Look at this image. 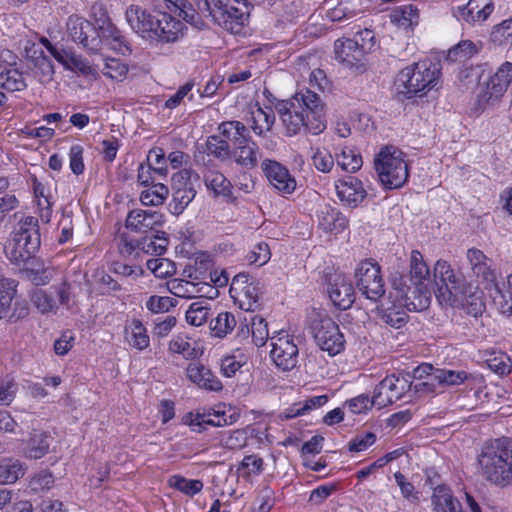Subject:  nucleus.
<instances>
[{"mask_svg":"<svg viewBox=\"0 0 512 512\" xmlns=\"http://www.w3.org/2000/svg\"><path fill=\"white\" fill-rule=\"evenodd\" d=\"M391 22L396 26L408 29L418 24L419 12L413 5H404L395 8L390 14Z\"/></svg>","mask_w":512,"mask_h":512,"instance_id":"obj_38","label":"nucleus"},{"mask_svg":"<svg viewBox=\"0 0 512 512\" xmlns=\"http://www.w3.org/2000/svg\"><path fill=\"white\" fill-rule=\"evenodd\" d=\"M168 243L164 232H150L138 238L130 233H122L119 236L118 250L125 258L140 260L143 255L164 254Z\"/></svg>","mask_w":512,"mask_h":512,"instance_id":"obj_6","label":"nucleus"},{"mask_svg":"<svg viewBox=\"0 0 512 512\" xmlns=\"http://www.w3.org/2000/svg\"><path fill=\"white\" fill-rule=\"evenodd\" d=\"M478 52L479 49L474 42L471 40H463L448 50L447 60L451 62H462L472 58Z\"/></svg>","mask_w":512,"mask_h":512,"instance_id":"obj_49","label":"nucleus"},{"mask_svg":"<svg viewBox=\"0 0 512 512\" xmlns=\"http://www.w3.org/2000/svg\"><path fill=\"white\" fill-rule=\"evenodd\" d=\"M275 122V115L270 107L262 108L259 104L251 110V129L253 132L262 136L264 133L271 130Z\"/></svg>","mask_w":512,"mask_h":512,"instance_id":"obj_34","label":"nucleus"},{"mask_svg":"<svg viewBox=\"0 0 512 512\" xmlns=\"http://www.w3.org/2000/svg\"><path fill=\"white\" fill-rule=\"evenodd\" d=\"M67 33L71 40L83 48L97 52L100 50V38L94 26L87 19L71 15L66 23Z\"/></svg>","mask_w":512,"mask_h":512,"instance_id":"obj_17","label":"nucleus"},{"mask_svg":"<svg viewBox=\"0 0 512 512\" xmlns=\"http://www.w3.org/2000/svg\"><path fill=\"white\" fill-rule=\"evenodd\" d=\"M31 301L41 313L52 312L55 308V301L43 290L34 291Z\"/></svg>","mask_w":512,"mask_h":512,"instance_id":"obj_64","label":"nucleus"},{"mask_svg":"<svg viewBox=\"0 0 512 512\" xmlns=\"http://www.w3.org/2000/svg\"><path fill=\"white\" fill-rule=\"evenodd\" d=\"M271 258L270 248L267 243L259 242L247 255V260L250 264L257 267L265 265Z\"/></svg>","mask_w":512,"mask_h":512,"instance_id":"obj_62","label":"nucleus"},{"mask_svg":"<svg viewBox=\"0 0 512 512\" xmlns=\"http://www.w3.org/2000/svg\"><path fill=\"white\" fill-rule=\"evenodd\" d=\"M492 299L497 310L506 316L512 315V292L503 290L498 284H495Z\"/></svg>","mask_w":512,"mask_h":512,"instance_id":"obj_56","label":"nucleus"},{"mask_svg":"<svg viewBox=\"0 0 512 512\" xmlns=\"http://www.w3.org/2000/svg\"><path fill=\"white\" fill-rule=\"evenodd\" d=\"M326 292L333 305L341 310L350 308L355 301L353 285L341 272L326 275Z\"/></svg>","mask_w":512,"mask_h":512,"instance_id":"obj_19","label":"nucleus"},{"mask_svg":"<svg viewBox=\"0 0 512 512\" xmlns=\"http://www.w3.org/2000/svg\"><path fill=\"white\" fill-rule=\"evenodd\" d=\"M335 59L347 69L363 72L367 47L359 46L358 41L350 38L337 39L334 43Z\"/></svg>","mask_w":512,"mask_h":512,"instance_id":"obj_18","label":"nucleus"},{"mask_svg":"<svg viewBox=\"0 0 512 512\" xmlns=\"http://www.w3.org/2000/svg\"><path fill=\"white\" fill-rule=\"evenodd\" d=\"M125 340L133 348L142 351L149 347L150 338L146 327L139 319H132L124 328Z\"/></svg>","mask_w":512,"mask_h":512,"instance_id":"obj_30","label":"nucleus"},{"mask_svg":"<svg viewBox=\"0 0 512 512\" xmlns=\"http://www.w3.org/2000/svg\"><path fill=\"white\" fill-rule=\"evenodd\" d=\"M185 28L186 26L182 21L169 13L157 12V19L151 33L153 36H150V39H157L163 43H173L184 36Z\"/></svg>","mask_w":512,"mask_h":512,"instance_id":"obj_21","label":"nucleus"},{"mask_svg":"<svg viewBox=\"0 0 512 512\" xmlns=\"http://www.w3.org/2000/svg\"><path fill=\"white\" fill-rule=\"evenodd\" d=\"M169 291L180 298H193L199 292L196 284L183 279H172L168 282Z\"/></svg>","mask_w":512,"mask_h":512,"instance_id":"obj_58","label":"nucleus"},{"mask_svg":"<svg viewBox=\"0 0 512 512\" xmlns=\"http://www.w3.org/2000/svg\"><path fill=\"white\" fill-rule=\"evenodd\" d=\"M464 290L463 295L455 299V305H462L466 312L474 317L482 314L485 307L482 301V293L477 290L473 291V287L470 284H466Z\"/></svg>","mask_w":512,"mask_h":512,"instance_id":"obj_37","label":"nucleus"},{"mask_svg":"<svg viewBox=\"0 0 512 512\" xmlns=\"http://www.w3.org/2000/svg\"><path fill=\"white\" fill-rule=\"evenodd\" d=\"M221 445L229 450H239L246 446L247 436L244 430H234L222 435Z\"/></svg>","mask_w":512,"mask_h":512,"instance_id":"obj_61","label":"nucleus"},{"mask_svg":"<svg viewBox=\"0 0 512 512\" xmlns=\"http://www.w3.org/2000/svg\"><path fill=\"white\" fill-rule=\"evenodd\" d=\"M434 280L437 286V299L441 304L455 305V299L461 297L466 287L463 278L457 276L450 264L444 260H438L434 266Z\"/></svg>","mask_w":512,"mask_h":512,"instance_id":"obj_8","label":"nucleus"},{"mask_svg":"<svg viewBox=\"0 0 512 512\" xmlns=\"http://www.w3.org/2000/svg\"><path fill=\"white\" fill-rule=\"evenodd\" d=\"M210 304L207 299H200L190 304L186 311V321L192 326H201L208 320Z\"/></svg>","mask_w":512,"mask_h":512,"instance_id":"obj_42","label":"nucleus"},{"mask_svg":"<svg viewBox=\"0 0 512 512\" xmlns=\"http://www.w3.org/2000/svg\"><path fill=\"white\" fill-rule=\"evenodd\" d=\"M439 80V64L420 61L400 70L395 79V86L399 94L406 98H412L422 96L436 88Z\"/></svg>","mask_w":512,"mask_h":512,"instance_id":"obj_3","label":"nucleus"},{"mask_svg":"<svg viewBox=\"0 0 512 512\" xmlns=\"http://www.w3.org/2000/svg\"><path fill=\"white\" fill-rule=\"evenodd\" d=\"M186 374L189 380L199 387L211 391H219L222 389L220 380L214 376L207 367L199 362L190 363L186 369Z\"/></svg>","mask_w":512,"mask_h":512,"instance_id":"obj_28","label":"nucleus"},{"mask_svg":"<svg viewBox=\"0 0 512 512\" xmlns=\"http://www.w3.org/2000/svg\"><path fill=\"white\" fill-rule=\"evenodd\" d=\"M27 471V466L15 458H4L0 460V483L14 484L22 478Z\"/></svg>","mask_w":512,"mask_h":512,"instance_id":"obj_35","label":"nucleus"},{"mask_svg":"<svg viewBox=\"0 0 512 512\" xmlns=\"http://www.w3.org/2000/svg\"><path fill=\"white\" fill-rule=\"evenodd\" d=\"M220 135L228 143L232 142L234 147L240 145L246 140H249L250 134L248 128L240 121L231 120L222 122L218 126Z\"/></svg>","mask_w":512,"mask_h":512,"instance_id":"obj_33","label":"nucleus"},{"mask_svg":"<svg viewBox=\"0 0 512 512\" xmlns=\"http://www.w3.org/2000/svg\"><path fill=\"white\" fill-rule=\"evenodd\" d=\"M169 195V189L162 183H152L141 192L140 201L145 206L162 205Z\"/></svg>","mask_w":512,"mask_h":512,"instance_id":"obj_41","label":"nucleus"},{"mask_svg":"<svg viewBox=\"0 0 512 512\" xmlns=\"http://www.w3.org/2000/svg\"><path fill=\"white\" fill-rule=\"evenodd\" d=\"M311 330L316 344L330 356L337 355L344 350V336L332 318L317 314L312 319Z\"/></svg>","mask_w":512,"mask_h":512,"instance_id":"obj_9","label":"nucleus"},{"mask_svg":"<svg viewBox=\"0 0 512 512\" xmlns=\"http://www.w3.org/2000/svg\"><path fill=\"white\" fill-rule=\"evenodd\" d=\"M146 266L158 278L168 277L175 272L174 263L166 258L149 259Z\"/></svg>","mask_w":512,"mask_h":512,"instance_id":"obj_60","label":"nucleus"},{"mask_svg":"<svg viewBox=\"0 0 512 512\" xmlns=\"http://www.w3.org/2000/svg\"><path fill=\"white\" fill-rule=\"evenodd\" d=\"M356 286L369 300L377 301L385 293L380 266L371 261L361 262L355 270Z\"/></svg>","mask_w":512,"mask_h":512,"instance_id":"obj_10","label":"nucleus"},{"mask_svg":"<svg viewBox=\"0 0 512 512\" xmlns=\"http://www.w3.org/2000/svg\"><path fill=\"white\" fill-rule=\"evenodd\" d=\"M261 168L269 183L279 194L289 195L295 191L296 180L285 166L275 160L266 159L262 162Z\"/></svg>","mask_w":512,"mask_h":512,"instance_id":"obj_20","label":"nucleus"},{"mask_svg":"<svg viewBox=\"0 0 512 512\" xmlns=\"http://www.w3.org/2000/svg\"><path fill=\"white\" fill-rule=\"evenodd\" d=\"M374 168L379 181L386 189H398L408 180V165L401 150L384 146L375 155Z\"/></svg>","mask_w":512,"mask_h":512,"instance_id":"obj_5","label":"nucleus"},{"mask_svg":"<svg viewBox=\"0 0 512 512\" xmlns=\"http://www.w3.org/2000/svg\"><path fill=\"white\" fill-rule=\"evenodd\" d=\"M479 474L499 488L512 486V442L496 439L481 449L477 456Z\"/></svg>","mask_w":512,"mask_h":512,"instance_id":"obj_2","label":"nucleus"},{"mask_svg":"<svg viewBox=\"0 0 512 512\" xmlns=\"http://www.w3.org/2000/svg\"><path fill=\"white\" fill-rule=\"evenodd\" d=\"M391 290L388 299L400 301L401 303H415L410 300L409 293L411 287L407 284V279L401 273L395 272L390 278Z\"/></svg>","mask_w":512,"mask_h":512,"instance_id":"obj_40","label":"nucleus"},{"mask_svg":"<svg viewBox=\"0 0 512 512\" xmlns=\"http://www.w3.org/2000/svg\"><path fill=\"white\" fill-rule=\"evenodd\" d=\"M49 450L48 436L44 433H34L25 447V455L31 459L42 458Z\"/></svg>","mask_w":512,"mask_h":512,"instance_id":"obj_50","label":"nucleus"},{"mask_svg":"<svg viewBox=\"0 0 512 512\" xmlns=\"http://www.w3.org/2000/svg\"><path fill=\"white\" fill-rule=\"evenodd\" d=\"M126 19L131 28L137 33L141 34L144 38H150L154 29L157 14L152 15L146 9L139 5H130L126 10Z\"/></svg>","mask_w":512,"mask_h":512,"instance_id":"obj_23","label":"nucleus"},{"mask_svg":"<svg viewBox=\"0 0 512 512\" xmlns=\"http://www.w3.org/2000/svg\"><path fill=\"white\" fill-rule=\"evenodd\" d=\"M275 108L288 136L298 134L302 128L319 135L326 128L322 101L308 89L296 93L289 100L279 101Z\"/></svg>","mask_w":512,"mask_h":512,"instance_id":"obj_1","label":"nucleus"},{"mask_svg":"<svg viewBox=\"0 0 512 512\" xmlns=\"http://www.w3.org/2000/svg\"><path fill=\"white\" fill-rule=\"evenodd\" d=\"M17 283L13 279L0 278V320L8 315L13 298L16 295Z\"/></svg>","mask_w":512,"mask_h":512,"instance_id":"obj_43","label":"nucleus"},{"mask_svg":"<svg viewBox=\"0 0 512 512\" xmlns=\"http://www.w3.org/2000/svg\"><path fill=\"white\" fill-rule=\"evenodd\" d=\"M466 257L476 277H481L486 281L494 279L492 261L481 250L470 248L467 250Z\"/></svg>","mask_w":512,"mask_h":512,"instance_id":"obj_31","label":"nucleus"},{"mask_svg":"<svg viewBox=\"0 0 512 512\" xmlns=\"http://www.w3.org/2000/svg\"><path fill=\"white\" fill-rule=\"evenodd\" d=\"M169 485L188 496H193L203 489V483L197 479H186L179 475H174L169 479Z\"/></svg>","mask_w":512,"mask_h":512,"instance_id":"obj_54","label":"nucleus"},{"mask_svg":"<svg viewBox=\"0 0 512 512\" xmlns=\"http://www.w3.org/2000/svg\"><path fill=\"white\" fill-rule=\"evenodd\" d=\"M229 293L242 310L255 311L260 306L258 283L253 281L248 274L239 273L235 275Z\"/></svg>","mask_w":512,"mask_h":512,"instance_id":"obj_11","label":"nucleus"},{"mask_svg":"<svg viewBox=\"0 0 512 512\" xmlns=\"http://www.w3.org/2000/svg\"><path fill=\"white\" fill-rule=\"evenodd\" d=\"M195 424L211 425L215 427H222L233 423V416H226V413L222 410L208 409L203 413H197L195 418Z\"/></svg>","mask_w":512,"mask_h":512,"instance_id":"obj_46","label":"nucleus"},{"mask_svg":"<svg viewBox=\"0 0 512 512\" xmlns=\"http://www.w3.org/2000/svg\"><path fill=\"white\" fill-rule=\"evenodd\" d=\"M128 67L123 64L119 59H109L106 61L102 70L104 76L111 79L120 80L126 76Z\"/></svg>","mask_w":512,"mask_h":512,"instance_id":"obj_63","label":"nucleus"},{"mask_svg":"<svg viewBox=\"0 0 512 512\" xmlns=\"http://www.w3.org/2000/svg\"><path fill=\"white\" fill-rule=\"evenodd\" d=\"M493 10L492 2H488L484 6H480L479 2H466L457 7L453 14L459 21L475 24L485 21Z\"/></svg>","mask_w":512,"mask_h":512,"instance_id":"obj_27","label":"nucleus"},{"mask_svg":"<svg viewBox=\"0 0 512 512\" xmlns=\"http://www.w3.org/2000/svg\"><path fill=\"white\" fill-rule=\"evenodd\" d=\"M512 81V63H503L494 75L478 87L476 95V111H483L494 105L506 92Z\"/></svg>","mask_w":512,"mask_h":512,"instance_id":"obj_7","label":"nucleus"},{"mask_svg":"<svg viewBox=\"0 0 512 512\" xmlns=\"http://www.w3.org/2000/svg\"><path fill=\"white\" fill-rule=\"evenodd\" d=\"M319 225L325 231H342L347 226L346 217L336 208L325 206L318 214Z\"/></svg>","mask_w":512,"mask_h":512,"instance_id":"obj_36","label":"nucleus"},{"mask_svg":"<svg viewBox=\"0 0 512 512\" xmlns=\"http://www.w3.org/2000/svg\"><path fill=\"white\" fill-rule=\"evenodd\" d=\"M234 162L246 170H251L258 165L260 159V149L251 137L232 149Z\"/></svg>","mask_w":512,"mask_h":512,"instance_id":"obj_26","label":"nucleus"},{"mask_svg":"<svg viewBox=\"0 0 512 512\" xmlns=\"http://www.w3.org/2000/svg\"><path fill=\"white\" fill-rule=\"evenodd\" d=\"M160 213L151 210L134 209L126 218V228L131 232L147 234L153 232L155 227L161 225Z\"/></svg>","mask_w":512,"mask_h":512,"instance_id":"obj_22","label":"nucleus"},{"mask_svg":"<svg viewBox=\"0 0 512 512\" xmlns=\"http://www.w3.org/2000/svg\"><path fill=\"white\" fill-rule=\"evenodd\" d=\"M208 154L214 156L220 161L228 160L232 155L230 144L217 135H212L207 139Z\"/></svg>","mask_w":512,"mask_h":512,"instance_id":"obj_53","label":"nucleus"},{"mask_svg":"<svg viewBox=\"0 0 512 512\" xmlns=\"http://www.w3.org/2000/svg\"><path fill=\"white\" fill-rule=\"evenodd\" d=\"M3 70L0 88L10 92L21 91L26 88V82L19 70L10 65H4Z\"/></svg>","mask_w":512,"mask_h":512,"instance_id":"obj_44","label":"nucleus"},{"mask_svg":"<svg viewBox=\"0 0 512 512\" xmlns=\"http://www.w3.org/2000/svg\"><path fill=\"white\" fill-rule=\"evenodd\" d=\"M337 164L345 171L354 173L358 171L363 164L361 154L352 147H345L337 155Z\"/></svg>","mask_w":512,"mask_h":512,"instance_id":"obj_51","label":"nucleus"},{"mask_svg":"<svg viewBox=\"0 0 512 512\" xmlns=\"http://www.w3.org/2000/svg\"><path fill=\"white\" fill-rule=\"evenodd\" d=\"M172 8L169 7L171 12H174L186 22L197 25L200 21V13L193 7L192 2H170Z\"/></svg>","mask_w":512,"mask_h":512,"instance_id":"obj_59","label":"nucleus"},{"mask_svg":"<svg viewBox=\"0 0 512 512\" xmlns=\"http://www.w3.org/2000/svg\"><path fill=\"white\" fill-rule=\"evenodd\" d=\"M264 461L257 455H247L243 458L237 467V474L239 477H243L246 480H250L252 477L258 476L262 473Z\"/></svg>","mask_w":512,"mask_h":512,"instance_id":"obj_47","label":"nucleus"},{"mask_svg":"<svg viewBox=\"0 0 512 512\" xmlns=\"http://www.w3.org/2000/svg\"><path fill=\"white\" fill-rule=\"evenodd\" d=\"M33 63V72L39 76L41 82L52 80L54 75V65L43 50H33V54L29 56Z\"/></svg>","mask_w":512,"mask_h":512,"instance_id":"obj_39","label":"nucleus"},{"mask_svg":"<svg viewBox=\"0 0 512 512\" xmlns=\"http://www.w3.org/2000/svg\"><path fill=\"white\" fill-rule=\"evenodd\" d=\"M203 2L204 11L213 20L231 33H238L247 18V11H242L229 2Z\"/></svg>","mask_w":512,"mask_h":512,"instance_id":"obj_13","label":"nucleus"},{"mask_svg":"<svg viewBox=\"0 0 512 512\" xmlns=\"http://www.w3.org/2000/svg\"><path fill=\"white\" fill-rule=\"evenodd\" d=\"M339 199L348 206L356 207L367 193L362 182L354 176H348L335 185Z\"/></svg>","mask_w":512,"mask_h":512,"instance_id":"obj_24","label":"nucleus"},{"mask_svg":"<svg viewBox=\"0 0 512 512\" xmlns=\"http://www.w3.org/2000/svg\"><path fill=\"white\" fill-rule=\"evenodd\" d=\"M491 39L493 43L499 46L512 45V17L494 27L491 33Z\"/></svg>","mask_w":512,"mask_h":512,"instance_id":"obj_57","label":"nucleus"},{"mask_svg":"<svg viewBox=\"0 0 512 512\" xmlns=\"http://www.w3.org/2000/svg\"><path fill=\"white\" fill-rule=\"evenodd\" d=\"M96 30L100 38V48L105 44L110 49L122 53L127 48L124 37L111 21L104 25L96 26Z\"/></svg>","mask_w":512,"mask_h":512,"instance_id":"obj_32","label":"nucleus"},{"mask_svg":"<svg viewBox=\"0 0 512 512\" xmlns=\"http://www.w3.org/2000/svg\"><path fill=\"white\" fill-rule=\"evenodd\" d=\"M40 243L38 220L29 216L19 222L11 240L5 246V254L12 263L20 265L33 257Z\"/></svg>","mask_w":512,"mask_h":512,"instance_id":"obj_4","label":"nucleus"},{"mask_svg":"<svg viewBox=\"0 0 512 512\" xmlns=\"http://www.w3.org/2000/svg\"><path fill=\"white\" fill-rule=\"evenodd\" d=\"M237 324L235 316L230 312H221L211 321V329L216 337L223 338L231 333Z\"/></svg>","mask_w":512,"mask_h":512,"instance_id":"obj_52","label":"nucleus"},{"mask_svg":"<svg viewBox=\"0 0 512 512\" xmlns=\"http://www.w3.org/2000/svg\"><path fill=\"white\" fill-rule=\"evenodd\" d=\"M67 70L78 73L84 77L97 79L98 72L83 56L74 53L66 67Z\"/></svg>","mask_w":512,"mask_h":512,"instance_id":"obj_55","label":"nucleus"},{"mask_svg":"<svg viewBox=\"0 0 512 512\" xmlns=\"http://www.w3.org/2000/svg\"><path fill=\"white\" fill-rule=\"evenodd\" d=\"M270 357L274 364L283 371H290L297 366L299 349L293 336L279 333L272 336Z\"/></svg>","mask_w":512,"mask_h":512,"instance_id":"obj_15","label":"nucleus"},{"mask_svg":"<svg viewBox=\"0 0 512 512\" xmlns=\"http://www.w3.org/2000/svg\"><path fill=\"white\" fill-rule=\"evenodd\" d=\"M432 506L435 512H460L461 503L454 497L451 489L446 485H438L432 495Z\"/></svg>","mask_w":512,"mask_h":512,"instance_id":"obj_29","label":"nucleus"},{"mask_svg":"<svg viewBox=\"0 0 512 512\" xmlns=\"http://www.w3.org/2000/svg\"><path fill=\"white\" fill-rule=\"evenodd\" d=\"M430 378L436 380L438 385L457 386L464 383L469 374L464 370L436 369Z\"/></svg>","mask_w":512,"mask_h":512,"instance_id":"obj_45","label":"nucleus"},{"mask_svg":"<svg viewBox=\"0 0 512 512\" xmlns=\"http://www.w3.org/2000/svg\"><path fill=\"white\" fill-rule=\"evenodd\" d=\"M412 388V383L404 376L394 374L385 377L375 387L373 403L378 408H384L400 400Z\"/></svg>","mask_w":512,"mask_h":512,"instance_id":"obj_12","label":"nucleus"},{"mask_svg":"<svg viewBox=\"0 0 512 512\" xmlns=\"http://www.w3.org/2000/svg\"><path fill=\"white\" fill-rule=\"evenodd\" d=\"M191 176L192 171L188 169H182L172 176L173 194L169 207L171 213L176 216L182 214L196 196Z\"/></svg>","mask_w":512,"mask_h":512,"instance_id":"obj_16","label":"nucleus"},{"mask_svg":"<svg viewBox=\"0 0 512 512\" xmlns=\"http://www.w3.org/2000/svg\"><path fill=\"white\" fill-rule=\"evenodd\" d=\"M430 270L424 261L422 254L418 250H413L410 255V280L417 287L416 290L420 293L419 298H424V295L430 299V294L426 289V282H429Z\"/></svg>","mask_w":512,"mask_h":512,"instance_id":"obj_25","label":"nucleus"},{"mask_svg":"<svg viewBox=\"0 0 512 512\" xmlns=\"http://www.w3.org/2000/svg\"><path fill=\"white\" fill-rule=\"evenodd\" d=\"M206 187L215 195L230 196L231 182L220 172L209 171L204 177Z\"/></svg>","mask_w":512,"mask_h":512,"instance_id":"obj_48","label":"nucleus"},{"mask_svg":"<svg viewBox=\"0 0 512 512\" xmlns=\"http://www.w3.org/2000/svg\"><path fill=\"white\" fill-rule=\"evenodd\" d=\"M428 307V297L419 298L418 303H401L400 301L388 299L378 309V314L383 323L386 325L400 329L408 322V315L406 309L422 310Z\"/></svg>","mask_w":512,"mask_h":512,"instance_id":"obj_14","label":"nucleus"}]
</instances>
